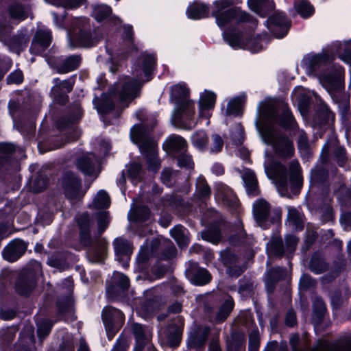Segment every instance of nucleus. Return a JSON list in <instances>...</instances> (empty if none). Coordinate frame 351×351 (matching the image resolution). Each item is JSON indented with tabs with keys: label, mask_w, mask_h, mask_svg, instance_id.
Masks as SVG:
<instances>
[{
	"label": "nucleus",
	"mask_w": 351,
	"mask_h": 351,
	"mask_svg": "<svg viewBox=\"0 0 351 351\" xmlns=\"http://www.w3.org/2000/svg\"><path fill=\"white\" fill-rule=\"evenodd\" d=\"M195 190L199 199H206L211 196V188L204 176L201 175L197 178Z\"/></svg>",
	"instance_id": "58836bf2"
},
{
	"label": "nucleus",
	"mask_w": 351,
	"mask_h": 351,
	"mask_svg": "<svg viewBox=\"0 0 351 351\" xmlns=\"http://www.w3.org/2000/svg\"><path fill=\"white\" fill-rule=\"evenodd\" d=\"M82 61L80 55H71L68 56L61 62L53 66L59 74H65L73 71L79 68Z\"/></svg>",
	"instance_id": "393cba45"
},
{
	"label": "nucleus",
	"mask_w": 351,
	"mask_h": 351,
	"mask_svg": "<svg viewBox=\"0 0 351 351\" xmlns=\"http://www.w3.org/2000/svg\"><path fill=\"white\" fill-rule=\"evenodd\" d=\"M76 168L87 176H91L95 171V165L90 157L84 155L80 156L76 160Z\"/></svg>",
	"instance_id": "e433bc0d"
},
{
	"label": "nucleus",
	"mask_w": 351,
	"mask_h": 351,
	"mask_svg": "<svg viewBox=\"0 0 351 351\" xmlns=\"http://www.w3.org/2000/svg\"><path fill=\"white\" fill-rule=\"evenodd\" d=\"M247 101L245 93L236 96L229 101L226 110V115L228 117H241L243 114V107Z\"/></svg>",
	"instance_id": "a878e982"
},
{
	"label": "nucleus",
	"mask_w": 351,
	"mask_h": 351,
	"mask_svg": "<svg viewBox=\"0 0 351 351\" xmlns=\"http://www.w3.org/2000/svg\"><path fill=\"white\" fill-rule=\"evenodd\" d=\"M185 276L191 284L195 286H204L210 283L213 276L210 271L199 266V263L190 261L185 270Z\"/></svg>",
	"instance_id": "6e6552de"
},
{
	"label": "nucleus",
	"mask_w": 351,
	"mask_h": 351,
	"mask_svg": "<svg viewBox=\"0 0 351 351\" xmlns=\"http://www.w3.org/2000/svg\"><path fill=\"white\" fill-rule=\"evenodd\" d=\"M288 220L295 230L302 231L304 228V221L295 208L289 210Z\"/></svg>",
	"instance_id": "864d4df0"
},
{
	"label": "nucleus",
	"mask_w": 351,
	"mask_h": 351,
	"mask_svg": "<svg viewBox=\"0 0 351 351\" xmlns=\"http://www.w3.org/2000/svg\"><path fill=\"white\" fill-rule=\"evenodd\" d=\"M74 305V299L71 294L65 295L56 302L57 308L56 316L63 319Z\"/></svg>",
	"instance_id": "7c9ffc66"
},
{
	"label": "nucleus",
	"mask_w": 351,
	"mask_h": 351,
	"mask_svg": "<svg viewBox=\"0 0 351 351\" xmlns=\"http://www.w3.org/2000/svg\"><path fill=\"white\" fill-rule=\"evenodd\" d=\"M97 224V232L99 235H101L108 228L110 223V215L108 211H99L95 215Z\"/></svg>",
	"instance_id": "de8ad7c7"
},
{
	"label": "nucleus",
	"mask_w": 351,
	"mask_h": 351,
	"mask_svg": "<svg viewBox=\"0 0 351 351\" xmlns=\"http://www.w3.org/2000/svg\"><path fill=\"white\" fill-rule=\"evenodd\" d=\"M268 252L276 257L282 258L285 254V246L280 237H276L270 241L267 245Z\"/></svg>",
	"instance_id": "37998d69"
},
{
	"label": "nucleus",
	"mask_w": 351,
	"mask_h": 351,
	"mask_svg": "<svg viewBox=\"0 0 351 351\" xmlns=\"http://www.w3.org/2000/svg\"><path fill=\"white\" fill-rule=\"evenodd\" d=\"M219 259L222 265L226 267L237 264L239 257L230 248H226L221 251Z\"/></svg>",
	"instance_id": "5fc2aeb1"
},
{
	"label": "nucleus",
	"mask_w": 351,
	"mask_h": 351,
	"mask_svg": "<svg viewBox=\"0 0 351 351\" xmlns=\"http://www.w3.org/2000/svg\"><path fill=\"white\" fill-rule=\"evenodd\" d=\"M244 334L239 330L233 331L231 333V341L227 343L228 351H238L244 344Z\"/></svg>",
	"instance_id": "c03bdc74"
},
{
	"label": "nucleus",
	"mask_w": 351,
	"mask_h": 351,
	"mask_svg": "<svg viewBox=\"0 0 351 351\" xmlns=\"http://www.w3.org/2000/svg\"><path fill=\"white\" fill-rule=\"evenodd\" d=\"M217 100V95L208 90H205L200 95L199 101V116L200 117H208L205 115V112L214 108Z\"/></svg>",
	"instance_id": "bb28decb"
},
{
	"label": "nucleus",
	"mask_w": 351,
	"mask_h": 351,
	"mask_svg": "<svg viewBox=\"0 0 351 351\" xmlns=\"http://www.w3.org/2000/svg\"><path fill=\"white\" fill-rule=\"evenodd\" d=\"M151 215V210L147 206H139L134 212V221L137 223H145L149 219Z\"/></svg>",
	"instance_id": "052dcab7"
},
{
	"label": "nucleus",
	"mask_w": 351,
	"mask_h": 351,
	"mask_svg": "<svg viewBox=\"0 0 351 351\" xmlns=\"http://www.w3.org/2000/svg\"><path fill=\"white\" fill-rule=\"evenodd\" d=\"M0 180L5 183L15 182L16 190L21 186L20 162L14 156L16 146L9 142H0Z\"/></svg>",
	"instance_id": "f03ea898"
},
{
	"label": "nucleus",
	"mask_w": 351,
	"mask_h": 351,
	"mask_svg": "<svg viewBox=\"0 0 351 351\" xmlns=\"http://www.w3.org/2000/svg\"><path fill=\"white\" fill-rule=\"evenodd\" d=\"M210 333L208 326L198 325L189 335L187 346L189 349H202L207 341Z\"/></svg>",
	"instance_id": "dca6fc26"
},
{
	"label": "nucleus",
	"mask_w": 351,
	"mask_h": 351,
	"mask_svg": "<svg viewBox=\"0 0 351 351\" xmlns=\"http://www.w3.org/2000/svg\"><path fill=\"white\" fill-rule=\"evenodd\" d=\"M29 11L30 8L28 6L22 7L17 5L10 8V14L14 19L23 20L28 16Z\"/></svg>",
	"instance_id": "0e129e2a"
},
{
	"label": "nucleus",
	"mask_w": 351,
	"mask_h": 351,
	"mask_svg": "<svg viewBox=\"0 0 351 351\" xmlns=\"http://www.w3.org/2000/svg\"><path fill=\"white\" fill-rule=\"evenodd\" d=\"M135 339V344L146 346L147 339L145 330V325L134 322L130 328Z\"/></svg>",
	"instance_id": "79ce46f5"
},
{
	"label": "nucleus",
	"mask_w": 351,
	"mask_h": 351,
	"mask_svg": "<svg viewBox=\"0 0 351 351\" xmlns=\"http://www.w3.org/2000/svg\"><path fill=\"white\" fill-rule=\"evenodd\" d=\"M36 44H50L52 42L51 32L49 29H39L34 36Z\"/></svg>",
	"instance_id": "69168bd1"
},
{
	"label": "nucleus",
	"mask_w": 351,
	"mask_h": 351,
	"mask_svg": "<svg viewBox=\"0 0 351 351\" xmlns=\"http://www.w3.org/2000/svg\"><path fill=\"white\" fill-rule=\"evenodd\" d=\"M111 201L109 194L105 190H99L95 197L93 206H88L89 208L97 210L107 209L110 206Z\"/></svg>",
	"instance_id": "4c0bfd02"
},
{
	"label": "nucleus",
	"mask_w": 351,
	"mask_h": 351,
	"mask_svg": "<svg viewBox=\"0 0 351 351\" xmlns=\"http://www.w3.org/2000/svg\"><path fill=\"white\" fill-rule=\"evenodd\" d=\"M309 269L315 274H321L328 269V264L324 257L315 252L309 261Z\"/></svg>",
	"instance_id": "72a5a7b5"
},
{
	"label": "nucleus",
	"mask_w": 351,
	"mask_h": 351,
	"mask_svg": "<svg viewBox=\"0 0 351 351\" xmlns=\"http://www.w3.org/2000/svg\"><path fill=\"white\" fill-rule=\"evenodd\" d=\"M285 269L281 267H274L269 269L267 273L265 285L267 292L272 294L278 282L285 279Z\"/></svg>",
	"instance_id": "aec40b11"
},
{
	"label": "nucleus",
	"mask_w": 351,
	"mask_h": 351,
	"mask_svg": "<svg viewBox=\"0 0 351 351\" xmlns=\"http://www.w3.org/2000/svg\"><path fill=\"white\" fill-rule=\"evenodd\" d=\"M294 8L303 18L311 16L315 11L308 0H295Z\"/></svg>",
	"instance_id": "49530a36"
},
{
	"label": "nucleus",
	"mask_w": 351,
	"mask_h": 351,
	"mask_svg": "<svg viewBox=\"0 0 351 351\" xmlns=\"http://www.w3.org/2000/svg\"><path fill=\"white\" fill-rule=\"evenodd\" d=\"M68 109L67 115L63 117L59 121V125L64 128L78 123L84 116V109L81 102L78 100H75L69 104Z\"/></svg>",
	"instance_id": "6ab92c4d"
},
{
	"label": "nucleus",
	"mask_w": 351,
	"mask_h": 351,
	"mask_svg": "<svg viewBox=\"0 0 351 351\" xmlns=\"http://www.w3.org/2000/svg\"><path fill=\"white\" fill-rule=\"evenodd\" d=\"M115 260L124 269L130 266L129 262L133 252L132 243L126 239L117 237L113 241Z\"/></svg>",
	"instance_id": "9d476101"
},
{
	"label": "nucleus",
	"mask_w": 351,
	"mask_h": 351,
	"mask_svg": "<svg viewBox=\"0 0 351 351\" xmlns=\"http://www.w3.org/2000/svg\"><path fill=\"white\" fill-rule=\"evenodd\" d=\"M347 263L343 254H339L334 259L331 267V274H333V278L338 277L346 269Z\"/></svg>",
	"instance_id": "6e6d98bb"
},
{
	"label": "nucleus",
	"mask_w": 351,
	"mask_h": 351,
	"mask_svg": "<svg viewBox=\"0 0 351 351\" xmlns=\"http://www.w3.org/2000/svg\"><path fill=\"white\" fill-rule=\"evenodd\" d=\"M234 306V301L232 298L230 297L229 298L225 300L224 302L221 304L217 312V319H221L222 321L226 319V318L232 311Z\"/></svg>",
	"instance_id": "603ef678"
},
{
	"label": "nucleus",
	"mask_w": 351,
	"mask_h": 351,
	"mask_svg": "<svg viewBox=\"0 0 351 351\" xmlns=\"http://www.w3.org/2000/svg\"><path fill=\"white\" fill-rule=\"evenodd\" d=\"M335 119V115L326 104H322L315 111L314 114L315 125L321 130L329 128L330 119Z\"/></svg>",
	"instance_id": "4be33fe9"
},
{
	"label": "nucleus",
	"mask_w": 351,
	"mask_h": 351,
	"mask_svg": "<svg viewBox=\"0 0 351 351\" xmlns=\"http://www.w3.org/2000/svg\"><path fill=\"white\" fill-rule=\"evenodd\" d=\"M50 95L53 103L60 106H65L69 101V93L60 90L58 86H53Z\"/></svg>",
	"instance_id": "a18cd8bd"
},
{
	"label": "nucleus",
	"mask_w": 351,
	"mask_h": 351,
	"mask_svg": "<svg viewBox=\"0 0 351 351\" xmlns=\"http://www.w3.org/2000/svg\"><path fill=\"white\" fill-rule=\"evenodd\" d=\"M235 10L229 9L223 12H216L214 15L216 17L217 23L219 27L225 25L230 19L234 17Z\"/></svg>",
	"instance_id": "338daca9"
},
{
	"label": "nucleus",
	"mask_w": 351,
	"mask_h": 351,
	"mask_svg": "<svg viewBox=\"0 0 351 351\" xmlns=\"http://www.w3.org/2000/svg\"><path fill=\"white\" fill-rule=\"evenodd\" d=\"M327 308L325 302L322 298H317L313 304L311 319L315 326L321 325L325 318Z\"/></svg>",
	"instance_id": "c85d7f7f"
},
{
	"label": "nucleus",
	"mask_w": 351,
	"mask_h": 351,
	"mask_svg": "<svg viewBox=\"0 0 351 351\" xmlns=\"http://www.w3.org/2000/svg\"><path fill=\"white\" fill-rule=\"evenodd\" d=\"M335 60V53L324 49L322 53L313 54L305 59L308 69L311 71H315L322 66L330 64Z\"/></svg>",
	"instance_id": "f3484780"
},
{
	"label": "nucleus",
	"mask_w": 351,
	"mask_h": 351,
	"mask_svg": "<svg viewBox=\"0 0 351 351\" xmlns=\"http://www.w3.org/2000/svg\"><path fill=\"white\" fill-rule=\"evenodd\" d=\"M238 292L243 296L250 297L254 293V282L245 276L240 278L238 281Z\"/></svg>",
	"instance_id": "a19ab883"
},
{
	"label": "nucleus",
	"mask_w": 351,
	"mask_h": 351,
	"mask_svg": "<svg viewBox=\"0 0 351 351\" xmlns=\"http://www.w3.org/2000/svg\"><path fill=\"white\" fill-rule=\"evenodd\" d=\"M203 240L213 244H217L222 238L220 223L214 221L210 223L208 228L202 232Z\"/></svg>",
	"instance_id": "c756f323"
},
{
	"label": "nucleus",
	"mask_w": 351,
	"mask_h": 351,
	"mask_svg": "<svg viewBox=\"0 0 351 351\" xmlns=\"http://www.w3.org/2000/svg\"><path fill=\"white\" fill-rule=\"evenodd\" d=\"M270 23L269 29L274 32L275 36L278 38L285 36L291 25L290 21L285 16L284 14L277 12L269 19Z\"/></svg>",
	"instance_id": "a211bd4d"
},
{
	"label": "nucleus",
	"mask_w": 351,
	"mask_h": 351,
	"mask_svg": "<svg viewBox=\"0 0 351 351\" xmlns=\"http://www.w3.org/2000/svg\"><path fill=\"white\" fill-rule=\"evenodd\" d=\"M333 156L340 167H343L348 162L347 150L343 146H337L333 151Z\"/></svg>",
	"instance_id": "774afa93"
},
{
	"label": "nucleus",
	"mask_w": 351,
	"mask_h": 351,
	"mask_svg": "<svg viewBox=\"0 0 351 351\" xmlns=\"http://www.w3.org/2000/svg\"><path fill=\"white\" fill-rule=\"evenodd\" d=\"M192 143L199 150H205L208 143L206 132L204 130L196 132L192 136Z\"/></svg>",
	"instance_id": "13d9d810"
},
{
	"label": "nucleus",
	"mask_w": 351,
	"mask_h": 351,
	"mask_svg": "<svg viewBox=\"0 0 351 351\" xmlns=\"http://www.w3.org/2000/svg\"><path fill=\"white\" fill-rule=\"evenodd\" d=\"M27 248V244L23 240L14 239L4 247L2 257L10 263L16 262L25 253Z\"/></svg>",
	"instance_id": "ddd939ff"
},
{
	"label": "nucleus",
	"mask_w": 351,
	"mask_h": 351,
	"mask_svg": "<svg viewBox=\"0 0 351 351\" xmlns=\"http://www.w3.org/2000/svg\"><path fill=\"white\" fill-rule=\"evenodd\" d=\"M186 146V140L177 134H171L163 143V149L169 154H178L183 152Z\"/></svg>",
	"instance_id": "412c9836"
},
{
	"label": "nucleus",
	"mask_w": 351,
	"mask_h": 351,
	"mask_svg": "<svg viewBox=\"0 0 351 351\" xmlns=\"http://www.w3.org/2000/svg\"><path fill=\"white\" fill-rule=\"evenodd\" d=\"M140 89V84L136 80H130L123 83L121 90H117L119 98L123 99L128 97H134Z\"/></svg>",
	"instance_id": "f704fd0d"
},
{
	"label": "nucleus",
	"mask_w": 351,
	"mask_h": 351,
	"mask_svg": "<svg viewBox=\"0 0 351 351\" xmlns=\"http://www.w3.org/2000/svg\"><path fill=\"white\" fill-rule=\"evenodd\" d=\"M53 323L49 319H44L37 325V335L38 338H45L51 331Z\"/></svg>",
	"instance_id": "e2e57ef3"
},
{
	"label": "nucleus",
	"mask_w": 351,
	"mask_h": 351,
	"mask_svg": "<svg viewBox=\"0 0 351 351\" xmlns=\"http://www.w3.org/2000/svg\"><path fill=\"white\" fill-rule=\"evenodd\" d=\"M49 47L50 45H29V51L31 54L44 57L47 64L53 66L56 62L53 54L56 53L57 48L56 45H52L50 49Z\"/></svg>",
	"instance_id": "b1692460"
},
{
	"label": "nucleus",
	"mask_w": 351,
	"mask_h": 351,
	"mask_svg": "<svg viewBox=\"0 0 351 351\" xmlns=\"http://www.w3.org/2000/svg\"><path fill=\"white\" fill-rule=\"evenodd\" d=\"M117 95V90L114 89L108 92H103L100 97L95 95L93 104L99 115L106 116L114 110L115 104L113 99Z\"/></svg>",
	"instance_id": "f8f14e48"
},
{
	"label": "nucleus",
	"mask_w": 351,
	"mask_h": 351,
	"mask_svg": "<svg viewBox=\"0 0 351 351\" xmlns=\"http://www.w3.org/2000/svg\"><path fill=\"white\" fill-rule=\"evenodd\" d=\"M184 319L181 315H176L168 321L165 328L167 343L170 348H178L182 339Z\"/></svg>",
	"instance_id": "1a4fd4ad"
},
{
	"label": "nucleus",
	"mask_w": 351,
	"mask_h": 351,
	"mask_svg": "<svg viewBox=\"0 0 351 351\" xmlns=\"http://www.w3.org/2000/svg\"><path fill=\"white\" fill-rule=\"evenodd\" d=\"M276 143L274 149L276 156L281 159H290L295 154L293 141L285 133H279L275 136Z\"/></svg>",
	"instance_id": "4468645a"
},
{
	"label": "nucleus",
	"mask_w": 351,
	"mask_h": 351,
	"mask_svg": "<svg viewBox=\"0 0 351 351\" xmlns=\"http://www.w3.org/2000/svg\"><path fill=\"white\" fill-rule=\"evenodd\" d=\"M243 180L245 183L246 191L249 195L258 196L261 191L258 186V182L255 173L249 170L243 176Z\"/></svg>",
	"instance_id": "2f4dec72"
},
{
	"label": "nucleus",
	"mask_w": 351,
	"mask_h": 351,
	"mask_svg": "<svg viewBox=\"0 0 351 351\" xmlns=\"http://www.w3.org/2000/svg\"><path fill=\"white\" fill-rule=\"evenodd\" d=\"M335 58H338L344 63L351 66V45H335Z\"/></svg>",
	"instance_id": "8fccbe9b"
},
{
	"label": "nucleus",
	"mask_w": 351,
	"mask_h": 351,
	"mask_svg": "<svg viewBox=\"0 0 351 351\" xmlns=\"http://www.w3.org/2000/svg\"><path fill=\"white\" fill-rule=\"evenodd\" d=\"M271 211L269 203L263 198L255 201L253 204V213L255 220L259 223H265L268 221Z\"/></svg>",
	"instance_id": "5701e85b"
},
{
	"label": "nucleus",
	"mask_w": 351,
	"mask_h": 351,
	"mask_svg": "<svg viewBox=\"0 0 351 351\" xmlns=\"http://www.w3.org/2000/svg\"><path fill=\"white\" fill-rule=\"evenodd\" d=\"M36 285L37 276L34 269L23 268L16 278L14 289L18 295L29 298Z\"/></svg>",
	"instance_id": "423d86ee"
},
{
	"label": "nucleus",
	"mask_w": 351,
	"mask_h": 351,
	"mask_svg": "<svg viewBox=\"0 0 351 351\" xmlns=\"http://www.w3.org/2000/svg\"><path fill=\"white\" fill-rule=\"evenodd\" d=\"M157 60L156 53L145 51L135 58L132 68L136 73H143L147 81H150L154 77V71L157 66Z\"/></svg>",
	"instance_id": "0eeeda50"
},
{
	"label": "nucleus",
	"mask_w": 351,
	"mask_h": 351,
	"mask_svg": "<svg viewBox=\"0 0 351 351\" xmlns=\"http://www.w3.org/2000/svg\"><path fill=\"white\" fill-rule=\"evenodd\" d=\"M106 53L112 60L125 61L135 57L139 51L138 45H104Z\"/></svg>",
	"instance_id": "2eb2a0df"
},
{
	"label": "nucleus",
	"mask_w": 351,
	"mask_h": 351,
	"mask_svg": "<svg viewBox=\"0 0 351 351\" xmlns=\"http://www.w3.org/2000/svg\"><path fill=\"white\" fill-rule=\"evenodd\" d=\"M75 78L76 75H75L64 80H61L58 77L54 78L53 86H58L60 90L70 93L73 89L75 83Z\"/></svg>",
	"instance_id": "bf43d9fd"
},
{
	"label": "nucleus",
	"mask_w": 351,
	"mask_h": 351,
	"mask_svg": "<svg viewBox=\"0 0 351 351\" xmlns=\"http://www.w3.org/2000/svg\"><path fill=\"white\" fill-rule=\"evenodd\" d=\"M79 232V242L84 247H90L93 243L91 235L92 221L89 213L84 212L75 219Z\"/></svg>",
	"instance_id": "9b49d317"
},
{
	"label": "nucleus",
	"mask_w": 351,
	"mask_h": 351,
	"mask_svg": "<svg viewBox=\"0 0 351 351\" xmlns=\"http://www.w3.org/2000/svg\"><path fill=\"white\" fill-rule=\"evenodd\" d=\"M275 122L285 130H290L296 124L294 116L289 107L284 108L280 114L275 116Z\"/></svg>",
	"instance_id": "cd10ccee"
},
{
	"label": "nucleus",
	"mask_w": 351,
	"mask_h": 351,
	"mask_svg": "<svg viewBox=\"0 0 351 351\" xmlns=\"http://www.w3.org/2000/svg\"><path fill=\"white\" fill-rule=\"evenodd\" d=\"M156 144L150 138L142 139L139 144V150L143 157L145 159L157 157Z\"/></svg>",
	"instance_id": "c9c22d12"
},
{
	"label": "nucleus",
	"mask_w": 351,
	"mask_h": 351,
	"mask_svg": "<svg viewBox=\"0 0 351 351\" xmlns=\"http://www.w3.org/2000/svg\"><path fill=\"white\" fill-rule=\"evenodd\" d=\"M49 185V178L45 174L38 173L35 176L32 182V191L34 193L44 191Z\"/></svg>",
	"instance_id": "09e8293b"
},
{
	"label": "nucleus",
	"mask_w": 351,
	"mask_h": 351,
	"mask_svg": "<svg viewBox=\"0 0 351 351\" xmlns=\"http://www.w3.org/2000/svg\"><path fill=\"white\" fill-rule=\"evenodd\" d=\"M130 282L124 274L114 271L111 283L106 287V295L110 302H124L128 300Z\"/></svg>",
	"instance_id": "20e7f679"
},
{
	"label": "nucleus",
	"mask_w": 351,
	"mask_h": 351,
	"mask_svg": "<svg viewBox=\"0 0 351 351\" xmlns=\"http://www.w3.org/2000/svg\"><path fill=\"white\" fill-rule=\"evenodd\" d=\"M101 319L106 330L108 337H113L125 322V315L119 309L109 306L101 311Z\"/></svg>",
	"instance_id": "39448f33"
},
{
	"label": "nucleus",
	"mask_w": 351,
	"mask_h": 351,
	"mask_svg": "<svg viewBox=\"0 0 351 351\" xmlns=\"http://www.w3.org/2000/svg\"><path fill=\"white\" fill-rule=\"evenodd\" d=\"M334 103L337 104L338 111L343 119H346L350 112V97L346 94L340 95L333 98Z\"/></svg>",
	"instance_id": "ea45409f"
},
{
	"label": "nucleus",
	"mask_w": 351,
	"mask_h": 351,
	"mask_svg": "<svg viewBox=\"0 0 351 351\" xmlns=\"http://www.w3.org/2000/svg\"><path fill=\"white\" fill-rule=\"evenodd\" d=\"M186 13L189 18L197 20L206 17L208 9L204 5H192L188 8Z\"/></svg>",
	"instance_id": "3c124183"
},
{
	"label": "nucleus",
	"mask_w": 351,
	"mask_h": 351,
	"mask_svg": "<svg viewBox=\"0 0 351 351\" xmlns=\"http://www.w3.org/2000/svg\"><path fill=\"white\" fill-rule=\"evenodd\" d=\"M289 176L291 182H298L301 180V167L298 160H293L290 162Z\"/></svg>",
	"instance_id": "680f3d73"
},
{
	"label": "nucleus",
	"mask_w": 351,
	"mask_h": 351,
	"mask_svg": "<svg viewBox=\"0 0 351 351\" xmlns=\"http://www.w3.org/2000/svg\"><path fill=\"white\" fill-rule=\"evenodd\" d=\"M58 186L70 202L81 201L87 192L86 189H83L80 176L71 170H66L61 173L58 179Z\"/></svg>",
	"instance_id": "7ed1b4c3"
},
{
	"label": "nucleus",
	"mask_w": 351,
	"mask_h": 351,
	"mask_svg": "<svg viewBox=\"0 0 351 351\" xmlns=\"http://www.w3.org/2000/svg\"><path fill=\"white\" fill-rule=\"evenodd\" d=\"M190 90L186 84H176L171 87L170 101L176 106L172 123L176 128L190 130L191 127L183 120H192L195 114L194 102L189 99Z\"/></svg>",
	"instance_id": "f257e3e1"
},
{
	"label": "nucleus",
	"mask_w": 351,
	"mask_h": 351,
	"mask_svg": "<svg viewBox=\"0 0 351 351\" xmlns=\"http://www.w3.org/2000/svg\"><path fill=\"white\" fill-rule=\"evenodd\" d=\"M223 38L226 42L230 44L238 43L250 42L251 40L244 38L243 35L237 29H229L223 33Z\"/></svg>",
	"instance_id": "4d7b16f0"
},
{
	"label": "nucleus",
	"mask_w": 351,
	"mask_h": 351,
	"mask_svg": "<svg viewBox=\"0 0 351 351\" xmlns=\"http://www.w3.org/2000/svg\"><path fill=\"white\" fill-rule=\"evenodd\" d=\"M328 178L329 173L326 167H318L311 170V186H324L328 183Z\"/></svg>",
	"instance_id": "473e14b6"
}]
</instances>
